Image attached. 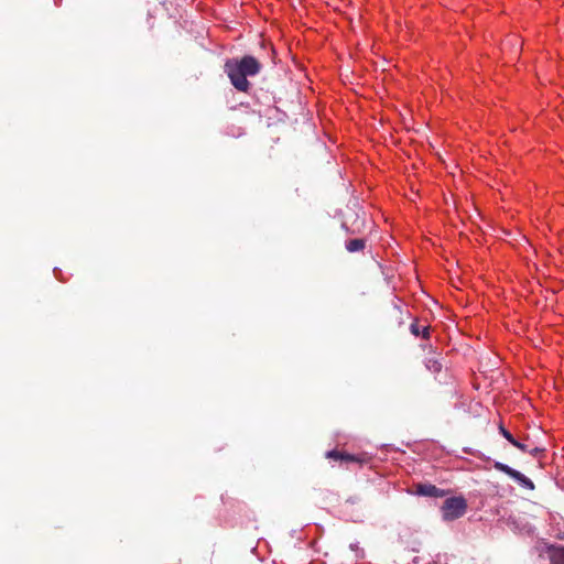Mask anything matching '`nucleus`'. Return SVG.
I'll use <instances>...</instances> for the list:
<instances>
[{
	"mask_svg": "<svg viewBox=\"0 0 564 564\" xmlns=\"http://www.w3.org/2000/svg\"><path fill=\"white\" fill-rule=\"evenodd\" d=\"M425 366L430 371L434 373H437L442 370V364L436 358H427L425 360Z\"/></svg>",
	"mask_w": 564,
	"mask_h": 564,
	"instance_id": "nucleus-8",
	"label": "nucleus"
},
{
	"mask_svg": "<svg viewBox=\"0 0 564 564\" xmlns=\"http://www.w3.org/2000/svg\"><path fill=\"white\" fill-rule=\"evenodd\" d=\"M416 492L425 497H443L444 491L431 484H421L416 488Z\"/></svg>",
	"mask_w": 564,
	"mask_h": 564,
	"instance_id": "nucleus-4",
	"label": "nucleus"
},
{
	"mask_svg": "<svg viewBox=\"0 0 564 564\" xmlns=\"http://www.w3.org/2000/svg\"><path fill=\"white\" fill-rule=\"evenodd\" d=\"M499 431L501 433V435L509 442L511 443L514 447L519 448L520 451H528V445L524 444V443H521L519 441H517L513 435L508 431L506 430L502 425L499 426Z\"/></svg>",
	"mask_w": 564,
	"mask_h": 564,
	"instance_id": "nucleus-5",
	"label": "nucleus"
},
{
	"mask_svg": "<svg viewBox=\"0 0 564 564\" xmlns=\"http://www.w3.org/2000/svg\"><path fill=\"white\" fill-rule=\"evenodd\" d=\"M346 247H365V241L362 239H352Z\"/></svg>",
	"mask_w": 564,
	"mask_h": 564,
	"instance_id": "nucleus-10",
	"label": "nucleus"
},
{
	"mask_svg": "<svg viewBox=\"0 0 564 564\" xmlns=\"http://www.w3.org/2000/svg\"><path fill=\"white\" fill-rule=\"evenodd\" d=\"M410 332L414 336H422L423 338L430 337V327L426 325L421 326L416 321L410 325Z\"/></svg>",
	"mask_w": 564,
	"mask_h": 564,
	"instance_id": "nucleus-6",
	"label": "nucleus"
},
{
	"mask_svg": "<svg viewBox=\"0 0 564 564\" xmlns=\"http://www.w3.org/2000/svg\"><path fill=\"white\" fill-rule=\"evenodd\" d=\"M551 564H564V547L550 549Z\"/></svg>",
	"mask_w": 564,
	"mask_h": 564,
	"instance_id": "nucleus-7",
	"label": "nucleus"
},
{
	"mask_svg": "<svg viewBox=\"0 0 564 564\" xmlns=\"http://www.w3.org/2000/svg\"><path fill=\"white\" fill-rule=\"evenodd\" d=\"M494 467L496 470H499V471L508 475L516 482H518L521 487L529 489V490L534 489V484L531 479H529L527 476H524L520 471L511 468L510 466H508L503 463H500V462H495Z\"/></svg>",
	"mask_w": 564,
	"mask_h": 564,
	"instance_id": "nucleus-3",
	"label": "nucleus"
},
{
	"mask_svg": "<svg viewBox=\"0 0 564 564\" xmlns=\"http://www.w3.org/2000/svg\"><path fill=\"white\" fill-rule=\"evenodd\" d=\"M261 68V63L252 55L228 58L224 65L225 73L230 79L231 85L241 93L249 91L251 85L248 77L258 75Z\"/></svg>",
	"mask_w": 564,
	"mask_h": 564,
	"instance_id": "nucleus-1",
	"label": "nucleus"
},
{
	"mask_svg": "<svg viewBox=\"0 0 564 564\" xmlns=\"http://www.w3.org/2000/svg\"><path fill=\"white\" fill-rule=\"evenodd\" d=\"M467 502L463 497L447 498L442 506L443 518L446 521L458 519L465 514Z\"/></svg>",
	"mask_w": 564,
	"mask_h": 564,
	"instance_id": "nucleus-2",
	"label": "nucleus"
},
{
	"mask_svg": "<svg viewBox=\"0 0 564 564\" xmlns=\"http://www.w3.org/2000/svg\"><path fill=\"white\" fill-rule=\"evenodd\" d=\"M327 457L329 458H335V459H338V458H345L346 460H354V457L350 456V455H341L340 453L336 452V451H330L327 453Z\"/></svg>",
	"mask_w": 564,
	"mask_h": 564,
	"instance_id": "nucleus-9",
	"label": "nucleus"
},
{
	"mask_svg": "<svg viewBox=\"0 0 564 564\" xmlns=\"http://www.w3.org/2000/svg\"><path fill=\"white\" fill-rule=\"evenodd\" d=\"M543 449L538 447V446H534V447H529L528 446V451H523L524 453H529L530 455L536 457Z\"/></svg>",
	"mask_w": 564,
	"mask_h": 564,
	"instance_id": "nucleus-11",
	"label": "nucleus"
}]
</instances>
